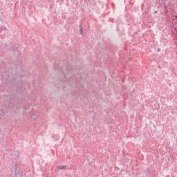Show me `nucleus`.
I'll return each instance as SVG.
<instances>
[{"label": "nucleus", "mask_w": 177, "mask_h": 177, "mask_svg": "<svg viewBox=\"0 0 177 177\" xmlns=\"http://www.w3.org/2000/svg\"><path fill=\"white\" fill-rule=\"evenodd\" d=\"M64 168H66V166H59L58 169H64Z\"/></svg>", "instance_id": "nucleus-1"}, {"label": "nucleus", "mask_w": 177, "mask_h": 177, "mask_svg": "<svg viewBox=\"0 0 177 177\" xmlns=\"http://www.w3.org/2000/svg\"><path fill=\"white\" fill-rule=\"evenodd\" d=\"M176 19H177V15L175 16Z\"/></svg>", "instance_id": "nucleus-2"}]
</instances>
